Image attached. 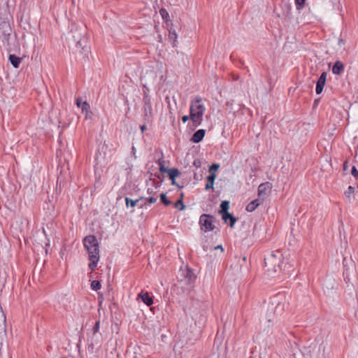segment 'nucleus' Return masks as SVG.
<instances>
[{
    "label": "nucleus",
    "mask_w": 358,
    "mask_h": 358,
    "mask_svg": "<svg viewBox=\"0 0 358 358\" xmlns=\"http://www.w3.org/2000/svg\"><path fill=\"white\" fill-rule=\"evenodd\" d=\"M280 7L282 8V15L278 14V17H281L283 18H289L292 15V3L289 0H282Z\"/></svg>",
    "instance_id": "nucleus-7"
},
{
    "label": "nucleus",
    "mask_w": 358,
    "mask_h": 358,
    "mask_svg": "<svg viewBox=\"0 0 358 358\" xmlns=\"http://www.w3.org/2000/svg\"><path fill=\"white\" fill-rule=\"evenodd\" d=\"M80 108H81L83 112H85L86 113V115H87L88 113H90V104L87 101H84L82 103V106H80Z\"/></svg>",
    "instance_id": "nucleus-24"
},
{
    "label": "nucleus",
    "mask_w": 358,
    "mask_h": 358,
    "mask_svg": "<svg viewBox=\"0 0 358 358\" xmlns=\"http://www.w3.org/2000/svg\"><path fill=\"white\" fill-rule=\"evenodd\" d=\"M282 255L280 250L273 251L264 258V266L267 268V271L276 273L280 271L285 273L287 271L286 265L282 268Z\"/></svg>",
    "instance_id": "nucleus-3"
},
{
    "label": "nucleus",
    "mask_w": 358,
    "mask_h": 358,
    "mask_svg": "<svg viewBox=\"0 0 358 358\" xmlns=\"http://www.w3.org/2000/svg\"><path fill=\"white\" fill-rule=\"evenodd\" d=\"M74 41L76 42V47L80 48V52L87 55L89 52V48L87 45V41L84 38V32H80L78 36L73 35Z\"/></svg>",
    "instance_id": "nucleus-6"
},
{
    "label": "nucleus",
    "mask_w": 358,
    "mask_h": 358,
    "mask_svg": "<svg viewBox=\"0 0 358 358\" xmlns=\"http://www.w3.org/2000/svg\"><path fill=\"white\" fill-rule=\"evenodd\" d=\"M175 207L176 208H178L179 210H184L185 208V204L183 203L182 201V198H180V199H178L176 203H175Z\"/></svg>",
    "instance_id": "nucleus-26"
},
{
    "label": "nucleus",
    "mask_w": 358,
    "mask_h": 358,
    "mask_svg": "<svg viewBox=\"0 0 358 358\" xmlns=\"http://www.w3.org/2000/svg\"><path fill=\"white\" fill-rule=\"evenodd\" d=\"M272 188V185L269 182L260 184L258 187V196L263 199L268 194Z\"/></svg>",
    "instance_id": "nucleus-9"
},
{
    "label": "nucleus",
    "mask_w": 358,
    "mask_h": 358,
    "mask_svg": "<svg viewBox=\"0 0 358 358\" xmlns=\"http://www.w3.org/2000/svg\"><path fill=\"white\" fill-rule=\"evenodd\" d=\"M167 172L171 180H173V179L180 175V171L177 169H169Z\"/></svg>",
    "instance_id": "nucleus-19"
},
{
    "label": "nucleus",
    "mask_w": 358,
    "mask_h": 358,
    "mask_svg": "<svg viewBox=\"0 0 358 358\" xmlns=\"http://www.w3.org/2000/svg\"><path fill=\"white\" fill-rule=\"evenodd\" d=\"M159 13L164 20H167V18L169 17V13L166 9H164V8L160 9Z\"/></svg>",
    "instance_id": "nucleus-32"
},
{
    "label": "nucleus",
    "mask_w": 358,
    "mask_h": 358,
    "mask_svg": "<svg viewBox=\"0 0 358 358\" xmlns=\"http://www.w3.org/2000/svg\"><path fill=\"white\" fill-rule=\"evenodd\" d=\"M171 184L173 185H176L179 189L182 188V186H180V185H179L178 184L176 183L175 179H173V180H171Z\"/></svg>",
    "instance_id": "nucleus-42"
},
{
    "label": "nucleus",
    "mask_w": 358,
    "mask_h": 358,
    "mask_svg": "<svg viewBox=\"0 0 358 358\" xmlns=\"http://www.w3.org/2000/svg\"><path fill=\"white\" fill-rule=\"evenodd\" d=\"M306 0H295V4L297 9H301L304 7Z\"/></svg>",
    "instance_id": "nucleus-29"
},
{
    "label": "nucleus",
    "mask_w": 358,
    "mask_h": 358,
    "mask_svg": "<svg viewBox=\"0 0 358 358\" xmlns=\"http://www.w3.org/2000/svg\"><path fill=\"white\" fill-rule=\"evenodd\" d=\"M157 201V198L154 196H150L148 198V202L150 203H154Z\"/></svg>",
    "instance_id": "nucleus-38"
},
{
    "label": "nucleus",
    "mask_w": 358,
    "mask_h": 358,
    "mask_svg": "<svg viewBox=\"0 0 358 358\" xmlns=\"http://www.w3.org/2000/svg\"><path fill=\"white\" fill-rule=\"evenodd\" d=\"M169 37L171 38H173L174 40V41H176V34L175 32L172 33L170 31L169 33Z\"/></svg>",
    "instance_id": "nucleus-40"
},
{
    "label": "nucleus",
    "mask_w": 358,
    "mask_h": 358,
    "mask_svg": "<svg viewBox=\"0 0 358 358\" xmlns=\"http://www.w3.org/2000/svg\"><path fill=\"white\" fill-rule=\"evenodd\" d=\"M268 322H271V321H272V320H271V319H268Z\"/></svg>",
    "instance_id": "nucleus-49"
},
{
    "label": "nucleus",
    "mask_w": 358,
    "mask_h": 358,
    "mask_svg": "<svg viewBox=\"0 0 358 358\" xmlns=\"http://www.w3.org/2000/svg\"><path fill=\"white\" fill-rule=\"evenodd\" d=\"M320 99L319 98V99H315L314 101V103H313V107L314 108H315L317 106L318 103L320 102Z\"/></svg>",
    "instance_id": "nucleus-43"
},
{
    "label": "nucleus",
    "mask_w": 358,
    "mask_h": 358,
    "mask_svg": "<svg viewBox=\"0 0 358 358\" xmlns=\"http://www.w3.org/2000/svg\"><path fill=\"white\" fill-rule=\"evenodd\" d=\"M190 119V115L188 116V115H185L182 117V122L185 123L186 122L187 120H189Z\"/></svg>",
    "instance_id": "nucleus-41"
},
{
    "label": "nucleus",
    "mask_w": 358,
    "mask_h": 358,
    "mask_svg": "<svg viewBox=\"0 0 358 358\" xmlns=\"http://www.w3.org/2000/svg\"><path fill=\"white\" fill-rule=\"evenodd\" d=\"M215 177H216V175H213V174H210L207 177V183L205 187L206 189H213V185H214V181H215Z\"/></svg>",
    "instance_id": "nucleus-17"
},
{
    "label": "nucleus",
    "mask_w": 358,
    "mask_h": 358,
    "mask_svg": "<svg viewBox=\"0 0 358 358\" xmlns=\"http://www.w3.org/2000/svg\"><path fill=\"white\" fill-rule=\"evenodd\" d=\"M220 165L218 164H213L209 169L210 174L215 175L216 171L218 170Z\"/></svg>",
    "instance_id": "nucleus-27"
},
{
    "label": "nucleus",
    "mask_w": 358,
    "mask_h": 358,
    "mask_svg": "<svg viewBox=\"0 0 358 358\" xmlns=\"http://www.w3.org/2000/svg\"><path fill=\"white\" fill-rule=\"evenodd\" d=\"M8 59L15 68H18L22 61V58L17 57L15 55H10Z\"/></svg>",
    "instance_id": "nucleus-16"
},
{
    "label": "nucleus",
    "mask_w": 358,
    "mask_h": 358,
    "mask_svg": "<svg viewBox=\"0 0 358 358\" xmlns=\"http://www.w3.org/2000/svg\"><path fill=\"white\" fill-rule=\"evenodd\" d=\"M220 209L218 211V213L221 215L222 219L224 220V201H222L220 204Z\"/></svg>",
    "instance_id": "nucleus-33"
},
{
    "label": "nucleus",
    "mask_w": 358,
    "mask_h": 358,
    "mask_svg": "<svg viewBox=\"0 0 358 358\" xmlns=\"http://www.w3.org/2000/svg\"><path fill=\"white\" fill-rule=\"evenodd\" d=\"M158 164L159 166V171L161 173H166V172H167L169 171L166 168H165L164 161V160L159 159L158 161Z\"/></svg>",
    "instance_id": "nucleus-25"
},
{
    "label": "nucleus",
    "mask_w": 358,
    "mask_h": 358,
    "mask_svg": "<svg viewBox=\"0 0 358 358\" xmlns=\"http://www.w3.org/2000/svg\"><path fill=\"white\" fill-rule=\"evenodd\" d=\"M215 250H217V249H220L222 251L224 250L223 248H222V245H219L216 247L214 248Z\"/></svg>",
    "instance_id": "nucleus-44"
},
{
    "label": "nucleus",
    "mask_w": 358,
    "mask_h": 358,
    "mask_svg": "<svg viewBox=\"0 0 358 358\" xmlns=\"http://www.w3.org/2000/svg\"><path fill=\"white\" fill-rule=\"evenodd\" d=\"M232 79L234 80H237L238 79V76H235V75H233L232 76Z\"/></svg>",
    "instance_id": "nucleus-46"
},
{
    "label": "nucleus",
    "mask_w": 358,
    "mask_h": 358,
    "mask_svg": "<svg viewBox=\"0 0 358 358\" xmlns=\"http://www.w3.org/2000/svg\"><path fill=\"white\" fill-rule=\"evenodd\" d=\"M355 188L352 186H349L348 189L345 192V196L348 199L349 201H351V195L354 193Z\"/></svg>",
    "instance_id": "nucleus-21"
},
{
    "label": "nucleus",
    "mask_w": 358,
    "mask_h": 358,
    "mask_svg": "<svg viewBox=\"0 0 358 358\" xmlns=\"http://www.w3.org/2000/svg\"><path fill=\"white\" fill-rule=\"evenodd\" d=\"M327 76V73L326 71H323L316 82L315 92L317 94H320L322 92L326 83Z\"/></svg>",
    "instance_id": "nucleus-10"
},
{
    "label": "nucleus",
    "mask_w": 358,
    "mask_h": 358,
    "mask_svg": "<svg viewBox=\"0 0 358 358\" xmlns=\"http://www.w3.org/2000/svg\"><path fill=\"white\" fill-rule=\"evenodd\" d=\"M262 225L260 223L257 222L255 224V226L253 228V231H252V236L254 237L259 236V231L262 230Z\"/></svg>",
    "instance_id": "nucleus-20"
},
{
    "label": "nucleus",
    "mask_w": 358,
    "mask_h": 358,
    "mask_svg": "<svg viewBox=\"0 0 358 358\" xmlns=\"http://www.w3.org/2000/svg\"><path fill=\"white\" fill-rule=\"evenodd\" d=\"M206 134V131L204 129H199L197 130L192 136L191 138V141L193 143H199L202 141Z\"/></svg>",
    "instance_id": "nucleus-13"
},
{
    "label": "nucleus",
    "mask_w": 358,
    "mask_h": 358,
    "mask_svg": "<svg viewBox=\"0 0 358 358\" xmlns=\"http://www.w3.org/2000/svg\"><path fill=\"white\" fill-rule=\"evenodd\" d=\"M344 71V64L341 61H336L332 67V73L335 75H341Z\"/></svg>",
    "instance_id": "nucleus-12"
},
{
    "label": "nucleus",
    "mask_w": 358,
    "mask_h": 358,
    "mask_svg": "<svg viewBox=\"0 0 358 358\" xmlns=\"http://www.w3.org/2000/svg\"><path fill=\"white\" fill-rule=\"evenodd\" d=\"M344 44L345 41L341 37H340L338 41V45H339L340 48H342Z\"/></svg>",
    "instance_id": "nucleus-37"
},
{
    "label": "nucleus",
    "mask_w": 358,
    "mask_h": 358,
    "mask_svg": "<svg viewBox=\"0 0 358 358\" xmlns=\"http://www.w3.org/2000/svg\"><path fill=\"white\" fill-rule=\"evenodd\" d=\"M185 277L188 278L189 281H192L195 278L194 273L190 269H187Z\"/></svg>",
    "instance_id": "nucleus-28"
},
{
    "label": "nucleus",
    "mask_w": 358,
    "mask_h": 358,
    "mask_svg": "<svg viewBox=\"0 0 358 358\" xmlns=\"http://www.w3.org/2000/svg\"><path fill=\"white\" fill-rule=\"evenodd\" d=\"M350 173L356 180H358V170L355 166L352 167Z\"/></svg>",
    "instance_id": "nucleus-31"
},
{
    "label": "nucleus",
    "mask_w": 358,
    "mask_h": 358,
    "mask_svg": "<svg viewBox=\"0 0 358 358\" xmlns=\"http://www.w3.org/2000/svg\"><path fill=\"white\" fill-rule=\"evenodd\" d=\"M101 285L99 280H93L91 282V288L93 290L97 291L101 289Z\"/></svg>",
    "instance_id": "nucleus-22"
},
{
    "label": "nucleus",
    "mask_w": 358,
    "mask_h": 358,
    "mask_svg": "<svg viewBox=\"0 0 358 358\" xmlns=\"http://www.w3.org/2000/svg\"><path fill=\"white\" fill-rule=\"evenodd\" d=\"M84 101H82V99L80 98V97H78L76 100V103L77 105V106L78 108H80V106H82V103H83Z\"/></svg>",
    "instance_id": "nucleus-36"
},
{
    "label": "nucleus",
    "mask_w": 358,
    "mask_h": 358,
    "mask_svg": "<svg viewBox=\"0 0 358 358\" xmlns=\"http://www.w3.org/2000/svg\"><path fill=\"white\" fill-rule=\"evenodd\" d=\"M216 190H215V194H213L212 196V198H211V201L213 203H217V197L220 196V194H221V190L220 189H218V187H216Z\"/></svg>",
    "instance_id": "nucleus-23"
},
{
    "label": "nucleus",
    "mask_w": 358,
    "mask_h": 358,
    "mask_svg": "<svg viewBox=\"0 0 358 358\" xmlns=\"http://www.w3.org/2000/svg\"><path fill=\"white\" fill-rule=\"evenodd\" d=\"M219 341H220V338L218 336H217L216 338H215V343H217Z\"/></svg>",
    "instance_id": "nucleus-47"
},
{
    "label": "nucleus",
    "mask_w": 358,
    "mask_h": 358,
    "mask_svg": "<svg viewBox=\"0 0 358 358\" xmlns=\"http://www.w3.org/2000/svg\"><path fill=\"white\" fill-rule=\"evenodd\" d=\"M213 217L210 215L203 214L200 216L199 224L201 229L205 232L214 229Z\"/></svg>",
    "instance_id": "nucleus-4"
},
{
    "label": "nucleus",
    "mask_w": 358,
    "mask_h": 358,
    "mask_svg": "<svg viewBox=\"0 0 358 358\" xmlns=\"http://www.w3.org/2000/svg\"><path fill=\"white\" fill-rule=\"evenodd\" d=\"M206 111L205 100L199 96H196L190 101V120L194 126L198 127L203 122V116Z\"/></svg>",
    "instance_id": "nucleus-2"
},
{
    "label": "nucleus",
    "mask_w": 358,
    "mask_h": 358,
    "mask_svg": "<svg viewBox=\"0 0 358 358\" xmlns=\"http://www.w3.org/2000/svg\"><path fill=\"white\" fill-rule=\"evenodd\" d=\"M138 298H141V300L143 301V303H145L148 306H151L153 303V300L148 292L144 293V292H141L138 295Z\"/></svg>",
    "instance_id": "nucleus-14"
},
{
    "label": "nucleus",
    "mask_w": 358,
    "mask_h": 358,
    "mask_svg": "<svg viewBox=\"0 0 358 358\" xmlns=\"http://www.w3.org/2000/svg\"><path fill=\"white\" fill-rule=\"evenodd\" d=\"M84 246L89 255V268L94 271L99 261V246L94 236H87L83 240Z\"/></svg>",
    "instance_id": "nucleus-1"
},
{
    "label": "nucleus",
    "mask_w": 358,
    "mask_h": 358,
    "mask_svg": "<svg viewBox=\"0 0 358 358\" xmlns=\"http://www.w3.org/2000/svg\"><path fill=\"white\" fill-rule=\"evenodd\" d=\"M285 265H286L285 268L287 270V271L285 273L290 274V271H291L290 268H291L292 266L289 263L283 262V264H282V267L283 268Z\"/></svg>",
    "instance_id": "nucleus-35"
},
{
    "label": "nucleus",
    "mask_w": 358,
    "mask_h": 358,
    "mask_svg": "<svg viewBox=\"0 0 358 358\" xmlns=\"http://www.w3.org/2000/svg\"><path fill=\"white\" fill-rule=\"evenodd\" d=\"M151 187L147 189L148 194H155L157 193V189L160 185V182L150 180Z\"/></svg>",
    "instance_id": "nucleus-15"
},
{
    "label": "nucleus",
    "mask_w": 358,
    "mask_h": 358,
    "mask_svg": "<svg viewBox=\"0 0 358 358\" xmlns=\"http://www.w3.org/2000/svg\"><path fill=\"white\" fill-rule=\"evenodd\" d=\"M349 168V166H348V162L347 161H345L343 164V170L344 171H346Z\"/></svg>",
    "instance_id": "nucleus-39"
},
{
    "label": "nucleus",
    "mask_w": 358,
    "mask_h": 358,
    "mask_svg": "<svg viewBox=\"0 0 358 358\" xmlns=\"http://www.w3.org/2000/svg\"><path fill=\"white\" fill-rule=\"evenodd\" d=\"M229 201L225 200V224L233 228L238 218L229 212Z\"/></svg>",
    "instance_id": "nucleus-8"
},
{
    "label": "nucleus",
    "mask_w": 358,
    "mask_h": 358,
    "mask_svg": "<svg viewBox=\"0 0 358 358\" xmlns=\"http://www.w3.org/2000/svg\"><path fill=\"white\" fill-rule=\"evenodd\" d=\"M141 199H136V200H133L129 197H126L125 198V202H126V206L127 207H135L138 202L141 200Z\"/></svg>",
    "instance_id": "nucleus-18"
},
{
    "label": "nucleus",
    "mask_w": 358,
    "mask_h": 358,
    "mask_svg": "<svg viewBox=\"0 0 358 358\" xmlns=\"http://www.w3.org/2000/svg\"><path fill=\"white\" fill-rule=\"evenodd\" d=\"M146 129V126L145 124L141 126V130L142 132H144V131H145Z\"/></svg>",
    "instance_id": "nucleus-45"
},
{
    "label": "nucleus",
    "mask_w": 358,
    "mask_h": 358,
    "mask_svg": "<svg viewBox=\"0 0 358 358\" xmlns=\"http://www.w3.org/2000/svg\"><path fill=\"white\" fill-rule=\"evenodd\" d=\"M160 198H161L162 201L163 202V203L165 206H169L171 204V202L166 199L165 194H162L160 195Z\"/></svg>",
    "instance_id": "nucleus-30"
},
{
    "label": "nucleus",
    "mask_w": 358,
    "mask_h": 358,
    "mask_svg": "<svg viewBox=\"0 0 358 358\" xmlns=\"http://www.w3.org/2000/svg\"><path fill=\"white\" fill-rule=\"evenodd\" d=\"M180 198H182V200L183 199V194H181Z\"/></svg>",
    "instance_id": "nucleus-48"
},
{
    "label": "nucleus",
    "mask_w": 358,
    "mask_h": 358,
    "mask_svg": "<svg viewBox=\"0 0 358 358\" xmlns=\"http://www.w3.org/2000/svg\"><path fill=\"white\" fill-rule=\"evenodd\" d=\"M100 328V321H97L93 327V334H95L99 332Z\"/></svg>",
    "instance_id": "nucleus-34"
},
{
    "label": "nucleus",
    "mask_w": 358,
    "mask_h": 358,
    "mask_svg": "<svg viewBox=\"0 0 358 358\" xmlns=\"http://www.w3.org/2000/svg\"><path fill=\"white\" fill-rule=\"evenodd\" d=\"M143 113H144V118L146 121L150 122L152 120V108L151 104V98L150 96L147 94L145 93L143 96Z\"/></svg>",
    "instance_id": "nucleus-5"
},
{
    "label": "nucleus",
    "mask_w": 358,
    "mask_h": 358,
    "mask_svg": "<svg viewBox=\"0 0 358 358\" xmlns=\"http://www.w3.org/2000/svg\"><path fill=\"white\" fill-rule=\"evenodd\" d=\"M263 199H256L250 202L246 206V210L248 212H253L255 209L262 203Z\"/></svg>",
    "instance_id": "nucleus-11"
}]
</instances>
